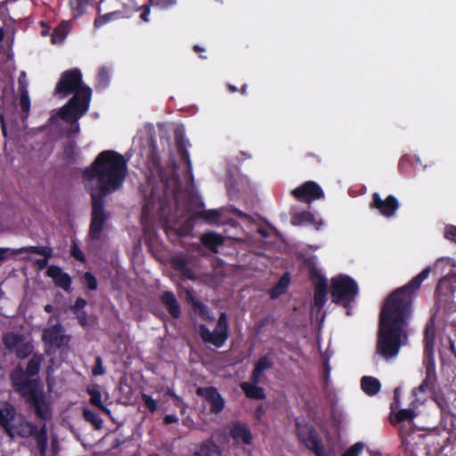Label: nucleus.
I'll return each mask as SVG.
<instances>
[{"instance_id":"nucleus-17","label":"nucleus","mask_w":456,"mask_h":456,"mask_svg":"<svg viewBox=\"0 0 456 456\" xmlns=\"http://www.w3.org/2000/svg\"><path fill=\"white\" fill-rule=\"evenodd\" d=\"M36 432V426L28 421L22 415L16 417L12 426L9 428L7 434L10 437L14 436L29 437Z\"/></svg>"},{"instance_id":"nucleus-24","label":"nucleus","mask_w":456,"mask_h":456,"mask_svg":"<svg viewBox=\"0 0 456 456\" xmlns=\"http://www.w3.org/2000/svg\"><path fill=\"white\" fill-rule=\"evenodd\" d=\"M361 387L365 394L374 395L379 392L381 385L378 379L370 376H364L362 378Z\"/></svg>"},{"instance_id":"nucleus-48","label":"nucleus","mask_w":456,"mask_h":456,"mask_svg":"<svg viewBox=\"0 0 456 456\" xmlns=\"http://www.w3.org/2000/svg\"><path fill=\"white\" fill-rule=\"evenodd\" d=\"M111 16H112V14L109 13L104 16H101V17L97 18L94 20V26L96 28H99V27L104 25L106 22H108L110 20Z\"/></svg>"},{"instance_id":"nucleus-35","label":"nucleus","mask_w":456,"mask_h":456,"mask_svg":"<svg viewBox=\"0 0 456 456\" xmlns=\"http://www.w3.org/2000/svg\"><path fill=\"white\" fill-rule=\"evenodd\" d=\"M197 215L200 217L204 218L208 223L212 224H219L220 220V212L218 210H199L197 211Z\"/></svg>"},{"instance_id":"nucleus-1","label":"nucleus","mask_w":456,"mask_h":456,"mask_svg":"<svg viewBox=\"0 0 456 456\" xmlns=\"http://www.w3.org/2000/svg\"><path fill=\"white\" fill-rule=\"evenodd\" d=\"M430 267H426L408 284L394 291L386 300L379 317L377 352L384 359L397 356L408 338L412 295L428 277Z\"/></svg>"},{"instance_id":"nucleus-49","label":"nucleus","mask_w":456,"mask_h":456,"mask_svg":"<svg viewBox=\"0 0 456 456\" xmlns=\"http://www.w3.org/2000/svg\"><path fill=\"white\" fill-rule=\"evenodd\" d=\"M52 248L49 247H40L38 255L44 256L45 258L48 259L52 256Z\"/></svg>"},{"instance_id":"nucleus-7","label":"nucleus","mask_w":456,"mask_h":456,"mask_svg":"<svg viewBox=\"0 0 456 456\" xmlns=\"http://www.w3.org/2000/svg\"><path fill=\"white\" fill-rule=\"evenodd\" d=\"M435 273L446 274L440 279L436 290L439 293H444V289H450L452 292L456 290V262L449 257H442L438 259L433 267Z\"/></svg>"},{"instance_id":"nucleus-34","label":"nucleus","mask_w":456,"mask_h":456,"mask_svg":"<svg viewBox=\"0 0 456 456\" xmlns=\"http://www.w3.org/2000/svg\"><path fill=\"white\" fill-rule=\"evenodd\" d=\"M394 412V419L396 423H403L406 420L412 421L414 417L417 415V413L414 411V409H403L399 410L398 411Z\"/></svg>"},{"instance_id":"nucleus-46","label":"nucleus","mask_w":456,"mask_h":456,"mask_svg":"<svg viewBox=\"0 0 456 456\" xmlns=\"http://www.w3.org/2000/svg\"><path fill=\"white\" fill-rule=\"evenodd\" d=\"M17 249H11L8 248H0V261L4 260L9 256L17 255Z\"/></svg>"},{"instance_id":"nucleus-59","label":"nucleus","mask_w":456,"mask_h":456,"mask_svg":"<svg viewBox=\"0 0 456 456\" xmlns=\"http://www.w3.org/2000/svg\"><path fill=\"white\" fill-rule=\"evenodd\" d=\"M183 158L185 159L187 165H188V173L191 175V160L188 159V156L186 153H183Z\"/></svg>"},{"instance_id":"nucleus-27","label":"nucleus","mask_w":456,"mask_h":456,"mask_svg":"<svg viewBox=\"0 0 456 456\" xmlns=\"http://www.w3.org/2000/svg\"><path fill=\"white\" fill-rule=\"evenodd\" d=\"M187 299L192 303L195 314L200 315L204 320H213L214 316L209 313L208 309L200 302L196 300L191 291H187Z\"/></svg>"},{"instance_id":"nucleus-62","label":"nucleus","mask_w":456,"mask_h":456,"mask_svg":"<svg viewBox=\"0 0 456 456\" xmlns=\"http://www.w3.org/2000/svg\"><path fill=\"white\" fill-rule=\"evenodd\" d=\"M47 260H48V259L45 258V259H42V260H38V262H37V263H38L39 266H40L41 268H43V267H45V266L46 265V264H47Z\"/></svg>"},{"instance_id":"nucleus-37","label":"nucleus","mask_w":456,"mask_h":456,"mask_svg":"<svg viewBox=\"0 0 456 456\" xmlns=\"http://www.w3.org/2000/svg\"><path fill=\"white\" fill-rule=\"evenodd\" d=\"M41 359L39 357H33L29 360L27 369L26 374L29 377L35 376L37 374L40 369Z\"/></svg>"},{"instance_id":"nucleus-30","label":"nucleus","mask_w":456,"mask_h":456,"mask_svg":"<svg viewBox=\"0 0 456 456\" xmlns=\"http://www.w3.org/2000/svg\"><path fill=\"white\" fill-rule=\"evenodd\" d=\"M289 284V276L285 273L279 281V282L272 289L270 295L272 298H277L284 294Z\"/></svg>"},{"instance_id":"nucleus-51","label":"nucleus","mask_w":456,"mask_h":456,"mask_svg":"<svg viewBox=\"0 0 456 456\" xmlns=\"http://www.w3.org/2000/svg\"><path fill=\"white\" fill-rule=\"evenodd\" d=\"M96 362H97V365L96 367L94 368V375H102L104 373V370H103V368H102V360L100 357H98L96 359Z\"/></svg>"},{"instance_id":"nucleus-54","label":"nucleus","mask_w":456,"mask_h":456,"mask_svg":"<svg viewBox=\"0 0 456 456\" xmlns=\"http://www.w3.org/2000/svg\"><path fill=\"white\" fill-rule=\"evenodd\" d=\"M150 8L148 6H144L142 12L141 13V19L144 22H148L150 20Z\"/></svg>"},{"instance_id":"nucleus-23","label":"nucleus","mask_w":456,"mask_h":456,"mask_svg":"<svg viewBox=\"0 0 456 456\" xmlns=\"http://www.w3.org/2000/svg\"><path fill=\"white\" fill-rule=\"evenodd\" d=\"M195 454L198 456H220L222 449L210 438L200 445Z\"/></svg>"},{"instance_id":"nucleus-39","label":"nucleus","mask_w":456,"mask_h":456,"mask_svg":"<svg viewBox=\"0 0 456 456\" xmlns=\"http://www.w3.org/2000/svg\"><path fill=\"white\" fill-rule=\"evenodd\" d=\"M142 399L146 405V407L151 411L154 412L158 409V403L155 399H153L151 395L147 394L142 395Z\"/></svg>"},{"instance_id":"nucleus-40","label":"nucleus","mask_w":456,"mask_h":456,"mask_svg":"<svg viewBox=\"0 0 456 456\" xmlns=\"http://www.w3.org/2000/svg\"><path fill=\"white\" fill-rule=\"evenodd\" d=\"M109 82H110L109 72L106 70V69L102 68L99 70V74H98V85L101 87H106L109 85Z\"/></svg>"},{"instance_id":"nucleus-10","label":"nucleus","mask_w":456,"mask_h":456,"mask_svg":"<svg viewBox=\"0 0 456 456\" xmlns=\"http://www.w3.org/2000/svg\"><path fill=\"white\" fill-rule=\"evenodd\" d=\"M4 343L9 350L14 352L20 358L28 357L33 349L28 339L15 332L7 333L4 338Z\"/></svg>"},{"instance_id":"nucleus-3","label":"nucleus","mask_w":456,"mask_h":456,"mask_svg":"<svg viewBox=\"0 0 456 456\" xmlns=\"http://www.w3.org/2000/svg\"><path fill=\"white\" fill-rule=\"evenodd\" d=\"M58 94L66 96L73 93L72 98L58 111V117L70 125L69 134L79 132L78 119L88 110L92 90L82 83V74L78 69L63 72L56 86Z\"/></svg>"},{"instance_id":"nucleus-52","label":"nucleus","mask_w":456,"mask_h":456,"mask_svg":"<svg viewBox=\"0 0 456 456\" xmlns=\"http://www.w3.org/2000/svg\"><path fill=\"white\" fill-rule=\"evenodd\" d=\"M86 305V301L85 299H83V298H78V299L76 301V303H75V305H74V306H73V309H74V311L78 312L79 310H81L82 308H84Z\"/></svg>"},{"instance_id":"nucleus-12","label":"nucleus","mask_w":456,"mask_h":456,"mask_svg":"<svg viewBox=\"0 0 456 456\" xmlns=\"http://www.w3.org/2000/svg\"><path fill=\"white\" fill-rule=\"evenodd\" d=\"M291 194L298 200L310 203L324 197L322 188L314 182H305L291 191Z\"/></svg>"},{"instance_id":"nucleus-36","label":"nucleus","mask_w":456,"mask_h":456,"mask_svg":"<svg viewBox=\"0 0 456 456\" xmlns=\"http://www.w3.org/2000/svg\"><path fill=\"white\" fill-rule=\"evenodd\" d=\"M84 419L94 425L96 429H100L102 426V419L91 410L85 408L83 410Z\"/></svg>"},{"instance_id":"nucleus-58","label":"nucleus","mask_w":456,"mask_h":456,"mask_svg":"<svg viewBox=\"0 0 456 456\" xmlns=\"http://www.w3.org/2000/svg\"><path fill=\"white\" fill-rule=\"evenodd\" d=\"M450 347H451V350L452 352L454 354L455 357H456V338L453 339V340H450Z\"/></svg>"},{"instance_id":"nucleus-43","label":"nucleus","mask_w":456,"mask_h":456,"mask_svg":"<svg viewBox=\"0 0 456 456\" xmlns=\"http://www.w3.org/2000/svg\"><path fill=\"white\" fill-rule=\"evenodd\" d=\"M444 236L447 240L456 243V226H446L444 231Z\"/></svg>"},{"instance_id":"nucleus-13","label":"nucleus","mask_w":456,"mask_h":456,"mask_svg":"<svg viewBox=\"0 0 456 456\" xmlns=\"http://www.w3.org/2000/svg\"><path fill=\"white\" fill-rule=\"evenodd\" d=\"M370 208L372 209H378L382 216L389 218L395 215L399 208V202L393 195H389L383 200L378 192H375L372 195V200L370 203Z\"/></svg>"},{"instance_id":"nucleus-61","label":"nucleus","mask_w":456,"mask_h":456,"mask_svg":"<svg viewBox=\"0 0 456 456\" xmlns=\"http://www.w3.org/2000/svg\"><path fill=\"white\" fill-rule=\"evenodd\" d=\"M24 79H25V73H21L19 80H20V84L21 91L22 92H25L24 91V86H23Z\"/></svg>"},{"instance_id":"nucleus-19","label":"nucleus","mask_w":456,"mask_h":456,"mask_svg":"<svg viewBox=\"0 0 456 456\" xmlns=\"http://www.w3.org/2000/svg\"><path fill=\"white\" fill-rule=\"evenodd\" d=\"M230 433L237 444H250L252 442L251 431L246 424L240 422L232 424Z\"/></svg>"},{"instance_id":"nucleus-20","label":"nucleus","mask_w":456,"mask_h":456,"mask_svg":"<svg viewBox=\"0 0 456 456\" xmlns=\"http://www.w3.org/2000/svg\"><path fill=\"white\" fill-rule=\"evenodd\" d=\"M47 275L51 277L54 283L63 289L64 290H68L70 287L71 280L69 276L63 273L62 270L55 265H51L47 268Z\"/></svg>"},{"instance_id":"nucleus-8","label":"nucleus","mask_w":456,"mask_h":456,"mask_svg":"<svg viewBox=\"0 0 456 456\" xmlns=\"http://www.w3.org/2000/svg\"><path fill=\"white\" fill-rule=\"evenodd\" d=\"M199 333L204 342L221 347L228 338V325L227 317L224 313H222L216 323V327L213 332H211L205 326L200 325L199 328Z\"/></svg>"},{"instance_id":"nucleus-15","label":"nucleus","mask_w":456,"mask_h":456,"mask_svg":"<svg viewBox=\"0 0 456 456\" xmlns=\"http://www.w3.org/2000/svg\"><path fill=\"white\" fill-rule=\"evenodd\" d=\"M27 400L33 403L37 415L44 419H48L52 416L50 405L45 400L43 386L39 387L31 395L27 397Z\"/></svg>"},{"instance_id":"nucleus-50","label":"nucleus","mask_w":456,"mask_h":456,"mask_svg":"<svg viewBox=\"0 0 456 456\" xmlns=\"http://www.w3.org/2000/svg\"><path fill=\"white\" fill-rule=\"evenodd\" d=\"M40 247H35V246H32V247H25V248H18L17 249V255L18 254H20V253H23V252H33V253H36V254H38V250H39Z\"/></svg>"},{"instance_id":"nucleus-18","label":"nucleus","mask_w":456,"mask_h":456,"mask_svg":"<svg viewBox=\"0 0 456 456\" xmlns=\"http://www.w3.org/2000/svg\"><path fill=\"white\" fill-rule=\"evenodd\" d=\"M43 338L50 346L61 347L68 342L63 334V328L61 325H54L44 331Z\"/></svg>"},{"instance_id":"nucleus-21","label":"nucleus","mask_w":456,"mask_h":456,"mask_svg":"<svg viewBox=\"0 0 456 456\" xmlns=\"http://www.w3.org/2000/svg\"><path fill=\"white\" fill-rule=\"evenodd\" d=\"M18 416L15 409L11 404L0 403V425L5 429L6 433Z\"/></svg>"},{"instance_id":"nucleus-5","label":"nucleus","mask_w":456,"mask_h":456,"mask_svg":"<svg viewBox=\"0 0 456 456\" xmlns=\"http://www.w3.org/2000/svg\"><path fill=\"white\" fill-rule=\"evenodd\" d=\"M178 182L175 177L168 182H161L158 186H153L151 197L143 207V216H150L154 210L159 213L161 217L165 216L166 208L171 199L178 198Z\"/></svg>"},{"instance_id":"nucleus-42","label":"nucleus","mask_w":456,"mask_h":456,"mask_svg":"<svg viewBox=\"0 0 456 456\" xmlns=\"http://www.w3.org/2000/svg\"><path fill=\"white\" fill-rule=\"evenodd\" d=\"M84 281L90 289H96L97 281L90 273H86L84 274Z\"/></svg>"},{"instance_id":"nucleus-57","label":"nucleus","mask_w":456,"mask_h":456,"mask_svg":"<svg viewBox=\"0 0 456 456\" xmlns=\"http://www.w3.org/2000/svg\"><path fill=\"white\" fill-rule=\"evenodd\" d=\"M77 318L81 325L85 326L86 324V318L84 313L78 314Z\"/></svg>"},{"instance_id":"nucleus-6","label":"nucleus","mask_w":456,"mask_h":456,"mask_svg":"<svg viewBox=\"0 0 456 456\" xmlns=\"http://www.w3.org/2000/svg\"><path fill=\"white\" fill-rule=\"evenodd\" d=\"M358 293L356 282L347 275L339 274L331 280V296L336 303L346 305Z\"/></svg>"},{"instance_id":"nucleus-55","label":"nucleus","mask_w":456,"mask_h":456,"mask_svg":"<svg viewBox=\"0 0 456 456\" xmlns=\"http://www.w3.org/2000/svg\"><path fill=\"white\" fill-rule=\"evenodd\" d=\"M399 433H400V436H401V439H402V444L403 446H407V437H406V434H405V431H404V425H402L400 427V430H399Z\"/></svg>"},{"instance_id":"nucleus-29","label":"nucleus","mask_w":456,"mask_h":456,"mask_svg":"<svg viewBox=\"0 0 456 456\" xmlns=\"http://www.w3.org/2000/svg\"><path fill=\"white\" fill-rule=\"evenodd\" d=\"M241 388L246 394L248 397L254 399H263L265 398V392L263 388L248 382L241 384Z\"/></svg>"},{"instance_id":"nucleus-63","label":"nucleus","mask_w":456,"mask_h":456,"mask_svg":"<svg viewBox=\"0 0 456 456\" xmlns=\"http://www.w3.org/2000/svg\"><path fill=\"white\" fill-rule=\"evenodd\" d=\"M167 394H168L170 396L174 397L175 399H177V400L179 399V397H178V396H177V395H175L172 390H168V391H167Z\"/></svg>"},{"instance_id":"nucleus-38","label":"nucleus","mask_w":456,"mask_h":456,"mask_svg":"<svg viewBox=\"0 0 456 456\" xmlns=\"http://www.w3.org/2000/svg\"><path fill=\"white\" fill-rule=\"evenodd\" d=\"M365 448V444L362 442L355 443L354 444L348 447L341 456H360Z\"/></svg>"},{"instance_id":"nucleus-26","label":"nucleus","mask_w":456,"mask_h":456,"mask_svg":"<svg viewBox=\"0 0 456 456\" xmlns=\"http://www.w3.org/2000/svg\"><path fill=\"white\" fill-rule=\"evenodd\" d=\"M87 393L90 395V403L98 408H100L102 411L106 412L107 414L110 413V411L105 407L102 403V395L100 392V389L98 386L92 385L87 387Z\"/></svg>"},{"instance_id":"nucleus-31","label":"nucleus","mask_w":456,"mask_h":456,"mask_svg":"<svg viewBox=\"0 0 456 456\" xmlns=\"http://www.w3.org/2000/svg\"><path fill=\"white\" fill-rule=\"evenodd\" d=\"M201 240L205 246L212 250H216L223 243V237L215 232H208L202 236Z\"/></svg>"},{"instance_id":"nucleus-9","label":"nucleus","mask_w":456,"mask_h":456,"mask_svg":"<svg viewBox=\"0 0 456 456\" xmlns=\"http://www.w3.org/2000/svg\"><path fill=\"white\" fill-rule=\"evenodd\" d=\"M297 431L299 440L316 456H325L326 452L322 439L319 437L314 428L307 424L297 422Z\"/></svg>"},{"instance_id":"nucleus-28","label":"nucleus","mask_w":456,"mask_h":456,"mask_svg":"<svg viewBox=\"0 0 456 456\" xmlns=\"http://www.w3.org/2000/svg\"><path fill=\"white\" fill-rule=\"evenodd\" d=\"M70 30L68 21L61 22L52 34L51 41L53 45L61 44Z\"/></svg>"},{"instance_id":"nucleus-47","label":"nucleus","mask_w":456,"mask_h":456,"mask_svg":"<svg viewBox=\"0 0 456 456\" xmlns=\"http://www.w3.org/2000/svg\"><path fill=\"white\" fill-rule=\"evenodd\" d=\"M86 0H70V5L72 8L77 11V13H81L85 7Z\"/></svg>"},{"instance_id":"nucleus-16","label":"nucleus","mask_w":456,"mask_h":456,"mask_svg":"<svg viewBox=\"0 0 456 456\" xmlns=\"http://www.w3.org/2000/svg\"><path fill=\"white\" fill-rule=\"evenodd\" d=\"M197 394L202 396L209 404L213 413H219L224 407V400L214 387H200Z\"/></svg>"},{"instance_id":"nucleus-22","label":"nucleus","mask_w":456,"mask_h":456,"mask_svg":"<svg viewBox=\"0 0 456 456\" xmlns=\"http://www.w3.org/2000/svg\"><path fill=\"white\" fill-rule=\"evenodd\" d=\"M292 223L299 225L311 224L317 230L323 224V221L321 218L316 217L313 213L308 211L294 216L292 217Z\"/></svg>"},{"instance_id":"nucleus-53","label":"nucleus","mask_w":456,"mask_h":456,"mask_svg":"<svg viewBox=\"0 0 456 456\" xmlns=\"http://www.w3.org/2000/svg\"><path fill=\"white\" fill-rule=\"evenodd\" d=\"M178 421V418L175 414H168L165 417L164 422L165 424H172Z\"/></svg>"},{"instance_id":"nucleus-2","label":"nucleus","mask_w":456,"mask_h":456,"mask_svg":"<svg viewBox=\"0 0 456 456\" xmlns=\"http://www.w3.org/2000/svg\"><path fill=\"white\" fill-rule=\"evenodd\" d=\"M126 172V161L122 155L113 151H104L84 173L85 185L90 189L93 200L90 234L94 239L99 238L106 219L103 198L122 185Z\"/></svg>"},{"instance_id":"nucleus-45","label":"nucleus","mask_w":456,"mask_h":456,"mask_svg":"<svg viewBox=\"0 0 456 456\" xmlns=\"http://www.w3.org/2000/svg\"><path fill=\"white\" fill-rule=\"evenodd\" d=\"M176 3V0H153L152 4L159 6L160 8L166 9Z\"/></svg>"},{"instance_id":"nucleus-41","label":"nucleus","mask_w":456,"mask_h":456,"mask_svg":"<svg viewBox=\"0 0 456 456\" xmlns=\"http://www.w3.org/2000/svg\"><path fill=\"white\" fill-rule=\"evenodd\" d=\"M20 108L22 109L23 112H25V113L28 112L29 108H30V101L28 98V94L26 91L22 92V94H21L20 100Z\"/></svg>"},{"instance_id":"nucleus-33","label":"nucleus","mask_w":456,"mask_h":456,"mask_svg":"<svg viewBox=\"0 0 456 456\" xmlns=\"http://www.w3.org/2000/svg\"><path fill=\"white\" fill-rule=\"evenodd\" d=\"M31 436H34L40 452L44 453L47 445V433L45 426L44 425L39 430L36 427V432Z\"/></svg>"},{"instance_id":"nucleus-11","label":"nucleus","mask_w":456,"mask_h":456,"mask_svg":"<svg viewBox=\"0 0 456 456\" xmlns=\"http://www.w3.org/2000/svg\"><path fill=\"white\" fill-rule=\"evenodd\" d=\"M28 378L29 376L20 368L14 370L11 374L13 386L25 398L42 386L39 381L29 380Z\"/></svg>"},{"instance_id":"nucleus-32","label":"nucleus","mask_w":456,"mask_h":456,"mask_svg":"<svg viewBox=\"0 0 456 456\" xmlns=\"http://www.w3.org/2000/svg\"><path fill=\"white\" fill-rule=\"evenodd\" d=\"M272 366V361L268 356H265L259 359V361L256 362L254 371H253V379L255 382L258 381L259 377L261 374L271 368Z\"/></svg>"},{"instance_id":"nucleus-25","label":"nucleus","mask_w":456,"mask_h":456,"mask_svg":"<svg viewBox=\"0 0 456 456\" xmlns=\"http://www.w3.org/2000/svg\"><path fill=\"white\" fill-rule=\"evenodd\" d=\"M162 301L167 306L168 313L174 318H178L180 316V305L173 293L165 292L162 295Z\"/></svg>"},{"instance_id":"nucleus-64","label":"nucleus","mask_w":456,"mask_h":456,"mask_svg":"<svg viewBox=\"0 0 456 456\" xmlns=\"http://www.w3.org/2000/svg\"><path fill=\"white\" fill-rule=\"evenodd\" d=\"M45 312H47V313H51V312L53 311V306H52L51 305H46L45 306Z\"/></svg>"},{"instance_id":"nucleus-14","label":"nucleus","mask_w":456,"mask_h":456,"mask_svg":"<svg viewBox=\"0 0 456 456\" xmlns=\"http://www.w3.org/2000/svg\"><path fill=\"white\" fill-rule=\"evenodd\" d=\"M312 280L315 288L314 291V308L320 311L326 303L327 281L325 277L317 270L312 271Z\"/></svg>"},{"instance_id":"nucleus-4","label":"nucleus","mask_w":456,"mask_h":456,"mask_svg":"<svg viewBox=\"0 0 456 456\" xmlns=\"http://www.w3.org/2000/svg\"><path fill=\"white\" fill-rule=\"evenodd\" d=\"M435 352V327L432 322H428L425 330V355H426V377L420 386L413 390L415 401L423 403L435 391L436 380V367L434 362Z\"/></svg>"},{"instance_id":"nucleus-44","label":"nucleus","mask_w":456,"mask_h":456,"mask_svg":"<svg viewBox=\"0 0 456 456\" xmlns=\"http://www.w3.org/2000/svg\"><path fill=\"white\" fill-rule=\"evenodd\" d=\"M193 224L191 219L186 220L185 224L183 227L177 226L175 229L178 231V232L182 235H187L191 232L192 230Z\"/></svg>"},{"instance_id":"nucleus-60","label":"nucleus","mask_w":456,"mask_h":456,"mask_svg":"<svg viewBox=\"0 0 456 456\" xmlns=\"http://www.w3.org/2000/svg\"><path fill=\"white\" fill-rule=\"evenodd\" d=\"M1 121H2V126H3V133L6 136L7 135V126H6V123L5 121L4 120V118L1 116Z\"/></svg>"},{"instance_id":"nucleus-56","label":"nucleus","mask_w":456,"mask_h":456,"mask_svg":"<svg viewBox=\"0 0 456 456\" xmlns=\"http://www.w3.org/2000/svg\"><path fill=\"white\" fill-rule=\"evenodd\" d=\"M72 255L74 256V257H76L77 259H79V260H82L83 259V254L82 252L77 248V247L76 245H74L72 247Z\"/></svg>"}]
</instances>
